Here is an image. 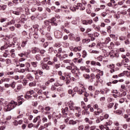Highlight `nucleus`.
<instances>
[{"label": "nucleus", "mask_w": 130, "mask_h": 130, "mask_svg": "<svg viewBox=\"0 0 130 130\" xmlns=\"http://www.w3.org/2000/svg\"><path fill=\"white\" fill-rule=\"evenodd\" d=\"M34 73V75L36 76V80H38L40 77L38 76V74L40 76H43V72L41 71L40 70H34L32 67H31V64L27 63L26 64V67L25 69H21L20 73Z\"/></svg>", "instance_id": "1"}, {"label": "nucleus", "mask_w": 130, "mask_h": 130, "mask_svg": "<svg viewBox=\"0 0 130 130\" xmlns=\"http://www.w3.org/2000/svg\"><path fill=\"white\" fill-rule=\"evenodd\" d=\"M68 105H69L70 110H72L74 111V112H76L75 116H76V117H80L82 112V109H81V108L79 107H74V103H73L72 101L68 102Z\"/></svg>", "instance_id": "2"}, {"label": "nucleus", "mask_w": 130, "mask_h": 130, "mask_svg": "<svg viewBox=\"0 0 130 130\" xmlns=\"http://www.w3.org/2000/svg\"><path fill=\"white\" fill-rule=\"evenodd\" d=\"M14 62L16 66V67H20V68H24L26 67V64L27 63H29L28 62H25V58H21L19 59V61L17 60V59H14Z\"/></svg>", "instance_id": "3"}, {"label": "nucleus", "mask_w": 130, "mask_h": 130, "mask_svg": "<svg viewBox=\"0 0 130 130\" xmlns=\"http://www.w3.org/2000/svg\"><path fill=\"white\" fill-rule=\"evenodd\" d=\"M18 105V103L14 101H11L9 104L5 107L7 109V111H11L14 108H16Z\"/></svg>", "instance_id": "4"}, {"label": "nucleus", "mask_w": 130, "mask_h": 130, "mask_svg": "<svg viewBox=\"0 0 130 130\" xmlns=\"http://www.w3.org/2000/svg\"><path fill=\"white\" fill-rule=\"evenodd\" d=\"M33 94H34V90H31L26 93L24 97L26 99H31V100H34V98H32V96H31V95H33Z\"/></svg>", "instance_id": "5"}, {"label": "nucleus", "mask_w": 130, "mask_h": 130, "mask_svg": "<svg viewBox=\"0 0 130 130\" xmlns=\"http://www.w3.org/2000/svg\"><path fill=\"white\" fill-rule=\"evenodd\" d=\"M49 21H50V24H51L52 26H57V23L55 22V21H56V19L55 18L53 17Z\"/></svg>", "instance_id": "6"}, {"label": "nucleus", "mask_w": 130, "mask_h": 130, "mask_svg": "<svg viewBox=\"0 0 130 130\" xmlns=\"http://www.w3.org/2000/svg\"><path fill=\"white\" fill-rule=\"evenodd\" d=\"M78 121H79V120H74L71 119L69 120V121L68 122V124L70 125H75V124L78 123Z\"/></svg>", "instance_id": "7"}, {"label": "nucleus", "mask_w": 130, "mask_h": 130, "mask_svg": "<svg viewBox=\"0 0 130 130\" xmlns=\"http://www.w3.org/2000/svg\"><path fill=\"white\" fill-rule=\"evenodd\" d=\"M43 70H46V71H49L50 70V67H49L47 63H43L42 66Z\"/></svg>", "instance_id": "8"}, {"label": "nucleus", "mask_w": 130, "mask_h": 130, "mask_svg": "<svg viewBox=\"0 0 130 130\" xmlns=\"http://www.w3.org/2000/svg\"><path fill=\"white\" fill-rule=\"evenodd\" d=\"M16 23V20L15 19H12L10 21L7 22L6 24L4 25V27H8L10 25H14Z\"/></svg>", "instance_id": "9"}, {"label": "nucleus", "mask_w": 130, "mask_h": 130, "mask_svg": "<svg viewBox=\"0 0 130 130\" xmlns=\"http://www.w3.org/2000/svg\"><path fill=\"white\" fill-rule=\"evenodd\" d=\"M109 91H110V89L105 88L104 90H101V94H103V95H104V94H107Z\"/></svg>", "instance_id": "10"}, {"label": "nucleus", "mask_w": 130, "mask_h": 130, "mask_svg": "<svg viewBox=\"0 0 130 130\" xmlns=\"http://www.w3.org/2000/svg\"><path fill=\"white\" fill-rule=\"evenodd\" d=\"M23 95H21L18 97V100H19L18 102V103H20L18 105H21L23 103V102H24V99H23ZM21 100V101H20Z\"/></svg>", "instance_id": "11"}, {"label": "nucleus", "mask_w": 130, "mask_h": 130, "mask_svg": "<svg viewBox=\"0 0 130 130\" xmlns=\"http://www.w3.org/2000/svg\"><path fill=\"white\" fill-rule=\"evenodd\" d=\"M95 78L96 79V82L97 83H101V84H102V82H103L101 79H100V76H99V74H97L95 76Z\"/></svg>", "instance_id": "12"}, {"label": "nucleus", "mask_w": 130, "mask_h": 130, "mask_svg": "<svg viewBox=\"0 0 130 130\" xmlns=\"http://www.w3.org/2000/svg\"><path fill=\"white\" fill-rule=\"evenodd\" d=\"M20 19L22 23H25V21H27V18H26V16H25L24 14H22L20 16Z\"/></svg>", "instance_id": "13"}, {"label": "nucleus", "mask_w": 130, "mask_h": 130, "mask_svg": "<svg viewBox=\"0 0 130 130\" xmlns=\"http://www.w3.org/2000/svg\"><path fill=\"white\" fill-rule=\"evenodd\" d=\"M81 50H82V47L81 46L75 47L73 49V51H74V52H77V51H81Z\"/></svg>", "instance_id": "14"}, {"label": "nucleus", "mask_w": 130, "mask_h": 130, "mask_svg": "<svg viewBox=\"0 0 130 130\" xmlns=\"http://www.w3.org/2000/svg\"><path fill=\"white\" fill-rule=\"evenodd\" d=\"M55 36L56 38H61V35H60V32L55 31L54 33Z\"/></svg>", "instance_id": "15"}, {"label": "nucleus", "mask_w": 130, "mask_h": 130, "mask_svg": "<svg viewBox=\"0 0 130 130\" xmlns=\"http://www.w3.org/2000/svg\"><path fill=\"white\" fill-rule=\"evenodd\" d=\"M82 115H89L90 114V112L88 111L87 110H84L82 112Z\"/></svg>", "instance_id": "16"}, {"label": "nucleus", "mask_w": 130, "mask_h": 130, "mask_svg": "<svg viewBox=\"0 0 130 130\" xmlns=\"http://www.w3.org/2000/svg\"><path fill=\"white\" fill-rule=\"evenodd\" d=\"M86 91V88H81L79 89V90L78 91V94L80 95H82L83 93H85V91Z\"/></svg>", "instance_id": "17"}, {"label": "nucleus", "mask_w": 130, "mask_h": 130, "mask_svg": "<svg viewBox=\"0 0 130 130\" xmlns=\"http://www.w3.org/2000/svg\"><path fill=\"white\" fill-rule=\"evenodd\" d=\"M30 64L32 67V68H34L35 69L37 68V64H38V62L37 61L36 62H31Z\"/></svg>", "instance_id": "18"}, {"label": "nucleus", "mask_w": 130, "mask_h": 130, "mask_svg": "<svg viewBox=\"0 0 130 130\" xmlns=\"http://www.w3.org/2000/svg\"><path fill=\"white\" fill-rule=\"evenodd\" d=\"M39 51H40V49L38 48H35L31 50L32 53H36V52H39Z\"/></svg>", "instance_id": "19"}, {"label": "nucleus", "mask_w": 130, "mask_h": 130, "mask_svg": "<svg viewBox=\"0 0 130 130\" xmlns=\"http://www.w3.org/2000/svg\"><path fill=\"white\" fill-rule=\"evenodd\" d=\"M26 77L29 81H33V80H34V77H33L30 74H27Z\"/></svg>", "instance_id": "20"}, {"label": "nucleus", "mask_w": 130, "mask_h": 130, "mask_svg": "<svg viewBox=\"0 0 130 130\" xmlns=\"http://www.w3.org/2000/svg\"><path fill=\"white\" fill-rule=\"evenodd\" d=\"M42 55L38 54L35 56V58L36 59V60L39 61V60H41L42 58H41Z\"/></svg>", "instance_id": "21"}, {"label": "nucleus", "mask_w": 130, "mask_h": 130, "mask_svg": "<svg viewBox=\"0 0 130 130\" xmlns=\"http://www.w3.org/2000/svg\"><path fill=\"white\" fill-rule=\"evenodd\" d=\"M69 39L72 41L75 40V35L73 34H70L69 35Z\"/></svg>", "instance_id": "22"}, {"label": "nucleus", "mask_w": 130, "mask_h": 130, "mask_svg": "<svg viewBox=\"0 0 130 130\" xmlns=\"http://www.w3.org/2000/svg\"><path fill=\"white\" fill-rule=\"evenodd\" d=\"M103 112V110L101 109H98V111L94 112L95 114L96 115H99L100 113H102Z\"/></svg>", "instance_id": "23"}, {"label": "nucleus", "mask_w": 130, "mask_h": 130, "mask_svg": "<svg viewBox=\"0 0 130 130\" xmlns=\"http://www.w3.org/2000/svg\"><path fill=\"white\" fill-rule=\"evenodd\" d=\"M122 61L124 66H126V63H125V62L126 63L128 62V61H129V60L128 59V58H126L125 59H123V60H122Z\"/></svg>", "instance_id": "24"}, {"label": "nucleus", "mask_w": 130, "mask_h": 130, "mask_svg": "<svg viewBox=\"0 0 130 130\" xmlns=\"http://www.w3.org/2000/svg\"><path fill=\"white\" fill-rule=\"evenodd\" d=\"M62 112L66 114H68V112H69V108L68 107H65V108L62 111Z\"/></svg>", "instance_id": "25"}, {"label": "nucleus", "mask_w": 130, "mask_h": 130, "mask_svg": "<svg viewBox=\"0 0 130 130\" xmlns=\"http://www.w3.org/2000/svg\"><path fill=\"white\" fill-rule=\"evenodd\" d=\"M28 85L29 87H35L36 86V81H34L32 82H30Z\"/></svg>", "instance_id": "26"}, {"label": "nucleus", "mask_w": 130, "mask_h": 130, "mask_svg": "<svg viewBox=\"0 0 130 130\" xmlns=\"http://www.w3.org/2000/svg\"><path fill=\"white\" fill-rule=\"evenodd\" d=\"M128 73V71H123V73L118 75V77H123L124 75H126Z\"/></svg>", "instance_id": "27"}, {"label": "nucleus", "mask_w": 130, "mask_h": 130, "mask_svg": "<svg viewBox=\"0 0 130 130\" xmlns=\"http://www.w3.org/2000/svg\"><path fill=\"white\" fill-rule=\"evenodd\" d=\"M77 70H78V68H77L76 66H74V67H72V69L71 70L72 74L76 73V71H77Z\"/></svg>", "instance_id": "28"}, {"label": "nucleus", "mask_w": 130, "mask_h": 130, "mask_svg": "<svg viewBox=\"0 0 130 130\" xmlns=\"http://www.w3.org/2000/svg\"><path fill=\"white\" fill-rule=\"evenodd\" d=\"M6 9H7V5H3V6H1L0 5V11H5V10H6Z\"/></svg>", "instance_id": "29"}, {"label": "nucleus", "mask_w": 130, "mask_h": 130, "mask_svg": "<svg viewBox=\"0 0 130 130\" xmlns=\"http://www.w3.org/2000/svg\"><path fill=\"white\" fill-rule=\"evenodd\" d=\"M21 85H19L17 86V89H14L15 92H16V93H18V92H19V91H21Z\"/></svg>", "instance_id": "30"}, {"label": "nucleus", "mask_w": 130, "mask_h": 130, "mask_svg": "<svg viewBox=\"0 0 130 130\" xmlns=\"http://www.w3.org/2000/svg\"><path fill=\"white\" fill-rule=\"evenodd\" d=\"M115 113H116V114H118V115H120L122 114V111L120 110H118L114 112Z\"/></svg>", "instance_id": "31"}, {"label": "nucleus", "mask_w": 130, "mask_h": 130, "mask_svg": "<svg viewBox=\"0 0 130 130\" xmlns=\"http://www.w3.org/2000/svg\"><path fill=\"white\" fill-rule=\"evenodd\" d=\"M110 37H111V38H112L113 40H117V37H115V35H110Z\"/></svg>", "instance_id": "32"}, {"label": "nucleus", "mask_w": 130, "mask_h": 130, "mask_svg": "<svg viewBox=\"0 0 130 130\" xmlns=\"http://www.w3.org/2000/svg\"><path fill=\"white\" fill-rule=\"evenodd\" d=\"M110 2L113 5V7L114 8V7H116L117 6V4H115V1L114 0H110Z\"/></svg>", "instance_id": "33"}, {"label": "nucleus", "mask_w": 130, "mask_h": 130, "mask_svg": "<svg viewBox=\"0 0 130 130\" xmlns=\"http://www.w3.org/2000/svg\"><path fill=\"white\" fill-rule=\"evenodd\" d=\"M16 50H21V46H20V43H19L16 46Z\"/></svg>", "instance_id": "34"}, {"label": "nucleus", "mask_w": 130, "mask_h": 130, "mask_svg": "<svg viewBox=\"0 0 130 130\" xmlns=\"http://www.w3.org/2000/svg\"><path fill=\"white\" fill-rule=\"evenodd\" d=\"M60 55H58V54H57L55 56V57H54L53 59V61H54V62H56V61H57V57H58V56H60Z\"/></svg>", "instance_id": "35"}, {"label": "nucleus", "mask_w": 130, "mask_h": 130, "mask_svg": "<svg viewBox=\"0 0 130 130\" xmlns=\"http://www.w3.org/2000/svg\"><path fill=\"white\" fill-rule=\"evenodd\" d=\"M39 119H40V116H38L37 117L35 118L33 122L34 123H36V122L38 121V120H39Z\"/></svg>", "instance_id": "36"}, {"label": "nucleus", "mask_w": 130, "mask_h": 130, "mask_svg": "<svg viewBox=\"0 0 130 130\" xmlns=\"http://www.w3.org/2000/svg\"><path fill=\"white\" fill-rule=\"evenodd\" d=\"M10 87H11L12 89H15V87H16V83L15 82H13L10 84Z\"/></svg>", "instance_id": "37"}, {"label": "nucleus", "mask_w": 130, "mask_h": 130, "mask_svg": "<svg viewBox=\"0 0 130 130\" xmlns=\"http://www.w3.org/2000/svg\"><path fill=\"white\" fill-rule=\"evenodd\" d=\"M68 93H69V94H72V97H74V96H75V94H76V93H73L72 89H69L68 90Z\"/></svg>", "instance_id": "38"}, {"label": "nucleus", "mask_w": 130, "mask_h": 130, "mask_svg": "<svg viewBox=\"0 0 130 130\" xmlns=\"http://www.w3.org/2000/svg\"><path fill=\"white\" fill-rule=\"evenodd\" d=\"M83 77L84 78H85V79H87L88 80L90 79V75L89 74H83Z\"/></svg>", "instance_id": "39"}, {"label": "nucleus", "mask_w": 130, "mask_h": 130, "mask_svg": "<svg viewBox=\"0 0 130 130\" xmlns=\"http://www.w3.org/2000/svg\"><path fill=\"white\" fill-rule=\"evenodd\" d=\"M46 114L48 115V118L49 119H51V114H50V112H46Z\"/></svg>", "instance_id": "40"}, {"label": "nucleus", "mask_w": 130, "mask_h": 130, "mask_svg": "<svg viewBox=\"0 0 130 130\" xmlns=\"http://www.w3.org/2000/svg\"><path fill=\"white\" fill-rule=\"evenodd\" d=\"M110 42V38H107L106 40L105 41V44H108Z\"/></svg>", "instance_id": "41"}, {"label": "nucleus", "mask_w": 130, "mask_h": 130, "mask_svg": "<svg viewBox=\"0 0 130 130\" xmlns=\"http://www.w3.org/2000/svg\"><path fill=\"white\" fill-rule=\"evenodd\" d=\"M12 13L14 15H16V16H19L21 14V12H18L16 11H13Z\"/></svg>", "instance_id": "42"}, {"label": "nucleus", "mask_w": 130, "mask_h": 130, "mask_svg": "<svg viewBox=\"0 0 130 130\" xmlns=\"http://www.w3.org/2000/svg\"><path fill=\"white\" fill-rule=\"evenodd\" d=\"M5 61H6L7 64H10V63H11V62H12V60H11V59H6L5 60Z\"/></svg>", "instance_id": "43"}, {"label": "nucleus", "mask_w": 130, "mask_h": 130, "mask_svg": "<svg viewBox=\"0 0 130 130\" xmlns=\"http://www.w3.org/2000/svg\"><path fill=\"white\" fill-rule=\"evenodd\" d=\"M114 105V103H109L108 105V108H111L112 107H113Z\"/></svg>", "instance_id": "44"}, {"label": "nucleus", "mask_w": 130, "mask_h": 130, "mask_svg": "<svg viewBox=\"0 0 130 130\" xmlns=\"http://www.w3.org/2000/svg\"><path fill=\"white\" fill-rule=\"evenodd\" d=\"M97 59L98 60H99V61H102V60H103V56H102V55H100L97 57Z\"/></svg>", "instance_id": "45"}, {"label": "nucleus", "mask_w": 130, "mask_h": 130, "mask_svg": "<svg viewBox=\"0 0 130 130\" xmlns=\"http://www.w3.org/2000/svg\"><path fill=\"white\" fill-rule=\"evenodd\" d=\"M80 7H82V4L81 3H78L76 6V9L77 10H80Z\"/></svg>", "instance_id": "46"}, {"label": "nucleus", "mask_w": 130, "mask_h": 130, "mask_svg": "<svg viewBox=\"0 0 130 130\" xmlns=\"http://www.w3.org/2000/svg\"><path fill=\"white\" fill-rule=\"evenodd\" d=\"M27 41H24L23 42H22V44H21V47H25V46H26V44H27Z\"/></svg>", "instance_id": "47"}, {"label": "nucleus", "mask_w": 130, "mask_h": 130, "mask_svg": "<svg viewBox=\"0 0 130 130\" xmlns=\"http://www.w3.org/2000/svg\"><path fill=\"white\" fill-rule=\"evenodd\" d=\"M13 125H14L15 126H18V125H19V124H18V121L16 120H15L13 122Z\"/></svg>", "instance_id": "48"}, {"label": "nucleus", "mask_w": 130, "mask_h": 130, "mask_svg": "<svg viewBox=\"0 0 130 130\" xmlns=\"http://www.w3.org/2000/svg\"><path fill=\"white\" fill-rule=\"evenodd\" d=\"M86 56H87V52H86V51L84 50V51H83L82 57H83V58H85V57H86Z\"/></svg>", "instance_id": "49"}, {"label": "nucleus", "mask_w": 130, "mask_h": 130, "mask_svg": "<svg viewBox=\"0 0 130 130\" xmlns=\"http://www.w3.org/2000/svg\"><path fill=\"white\" fill-rule=\"evenodd\" d=\"M50 23V22L49 21V20H45L44 22V25H46V26H48L49 25Z\"/></svg>", "instance_id": "50"}, {"label": "nucleus", "mask_w": 130, "mask_h": 130, "mask_svg": "<svg viewBox=\"0 0 130 130\" xmlns=\"http://www.w3.org/2000/svg\"><path fill=\"white\" fill-rule=\"evenodd\" d=\"M4 46V48L5 49H7V48H8V47H11L12 44L8 45V44H6L4 46Z\"/></svg>", "instance_id": "51"}, {"label": "nucleus", "mask_w": 130, "mask_h": 130, "mask_svg": "<svg viewBox=\"0 0 130 130\" xmlns=\"http://www.w3.org/2000/svg\"><path fill=\"white\" fill-rule=\"evenodd\" d=\"M60 43H56L54 44V47H60Z\"/></svg>", "instance_id": "52"}, {"label": "nucleus", "mask_w": 130, "mask_h": 130, "mask_svg": "<svg viewBox=\"0 0 130 130\" xmlns=\"http://www.w3.org/2000/svg\"><path fill=\"white\" fill-rule=\"evenodd\" d=\"M125 101V99L122 98L121 99H120L119 102V103H123V102H124V101Z\"/></svg>", "instance_id": "53"}, {"label": "nucleus", "mask_w": 130, "mask_h": 130, "mask_svg": "<svg viewBox=\"0 0 130 130\" xmlns=\"http://www.w3.org/2000/svg\"><path fill=\"white\" fill-rule=\"evenodd\" d=\"M119 39L121 41H123V40H125V37H124V36H120V37H119Z\"/></svg>", "instance_id": "54"}, {"label": "nucleus", "mask_w": 130, "mask_h": 130, "mask_svg": "<svg viewBox=\"0 0 130 130\" xmlns=\"http://www.w3.org/2000/svg\"><path fill=\"white\" fill-rule=\"evenodd\" d=\"M111 130H119V126H114Z\"/></svg>", "instance_id": "55"}, {"label": "nucleus", "mask_w": 130, "mask_h": 130, "mask_svg": "<svg viewBox=\"0 0 130 130\" xmlns=\"http://www.w3.org/2000/svg\"><path fill=\"white\" fill-rule=\"evenodd\" d=\"M34 126V125L32 123H29L27 125V127H28V128H31V127H33Z\"/></svg>", "instance_id": "56"}, {"label": "nucleus", "mask_w": 130, "mask_h": 130, "mask_svg": "<svg viewBox=\"0 0 130 130\" xmlns=\"http://www.w3.org/2000/svg\"><path fill=\"white\" fill-rule=\"evenodd\" d=\"M74 40H75L76 42H79V41H81V38L79 37H77Z\"/></svg>", "instance_id": "57"}, {"label": "nucleus", "mask_w": 130, "mask_h": 130, "mask_svg": "<svg viewBox=\"0 0 130 130\" xmlns=\"http://www.w3.org/2000/svg\"><path fill=\"white\" fill-rule=\"evenodd\" d=\"M39 51L41 54H44L46 52V51H45V50H40Z\"/></svg>", "instance_id": "58"}, {"label": "nucleus", "mask_w": 130, "mask_h": 130, "mask_svg": "<svg viewBox=\"0 0 130 130\" xmlns=\"http://www.w3.org/2000/svg\"><path fill=\"white\" fill-rule=\"evenodd\" d=\"M84 128H85V127L84 126V125H81L80 126H79L78 129L79 130H83V129H84Z\"/></svg>", "instance_id": "59"}, {"label": "nucleus", "mask_w": 130, "mask_h": 130, "mask_svg": "<svg viewBox=\"0 0 130 130\" xmlns=\"http://www.w3.org/2000/svg\"><path fill=\"white\" fill-rule=\"evenodd\" d=\"M70 10H71V11H72V12H76V7H71L70 8Z\"/></svg>", "instance_id": "60"}, {"label": "nucleus", "mask_w": 130, "mask_h": 130, "mask_svg": "<svg viewBox=\"0 0 130 130\" xmlns=\"http://www.w3.org/2000/svg\"><path fill=\"white\" fill-rule=\"evenodd\" d=\"M34 38H35V39H38L39 36L37 34H34Z\"/></svg>", "instance_id": "61"}, {"label": "nucleus", "mask_w": 130, "mask_h": 130, "mask_svg": "<svg viewBox=\"0 0 130 130\" xmlns=\"http://www.w3.org/2000/svg\"><path fill=\"white\" fill-rule=\"evenodd\" d=\"M79 90H80V89H79V87H75L74 88V92H78V93L79 92Z\"/></svg>", "instance_id": "62"}, {"label": "nucleus", "mask_w": 130, "mask_h": 130, "mask_svg": "<svg viewBox=\"0 0 130 130\" xmlns=\"http://www.w3.org/2000/svg\"><path fill=\"white\" fill-rule=\"evenodd\" d=\"M93 23V20L92 19L87 20V24H89V25H91Z\"/></svg>", "instance_id": "63"}, {"label": "nucleus", "mask_w": 130, "mask_h": 130, "mask_svg": "<svg viewBox=\"0 0 130 130\" xmlns=\"http://www.w3.org/2000/svg\"><path fill=\"white\" fill-rule=\"evenodd\" d=\"M85 9V6H83V4H82V6H80V11H84Z\"/></svg>", "instance_id": "64"}]
</instances>
